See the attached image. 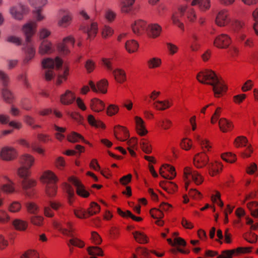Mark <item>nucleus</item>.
I'll return each instance as SVG.
<instances>
[{
  "label": "nucleus",
  "instance_id": "obj_59",
  "mask_svg": "<svg viewBox=\"0 0 258 258\" xmlns=\"http://www.w3.org/2000/svg\"><path fill=\"white\" fill-rule=\"evenodd\" d=\"M10 220V217L7 212L0 210V224H5Z\"/></svg>",
  "mask_w": 258,
  "mask_h": 258
},
{
  "label": "nucleus",
  "instance_id": "obj_5",
  "mask_svg": "<svg viewBox=\"0 0 258 258\" xmlns=\"http://www.w3.org/2000/svg\"><path fill=\"white\" fill-rule=\"evenodd\" d=\"M0 81L4 87L2 90V95L4 100L8 103H13L15 100V95L7 88L10 83V79L8 75L2 71H0Z\"/></svg>",
  "mask_w": 258,
  "mask_h": 258
},
{
  "label": "nucleus",
  "instance_id": "obj_10",
  "mask_svg": "<svg viewBox=\"0 0 258 258\" xmlns=\"http://www.w3.org/2000/svg\"><path fill=\"white\" fill-rule=\"evenodd\" d=\"M230 21L229 12L227 9H221L218 12L215 18V23L218 26L220 27L226 26Z\"/></svg>",
  "mask_w": 258,
  "mask_h": 258
},
{
  "label": "nucleus",
  "instance_id": "obj_50",
  "mask_svg": "<svg viewBox=\"0 0 258 258\" xmlns=\"http://www.w3.org/2000/svg\"><path fill=\"white\" fill-rule=\"evenodd\" d=\"M134 2L135 0H123L121 4L122 11L125 13L128 12Z\"/></svg>",
  "mask_w": 258,
  "mask_h": 258
},
{
  "label": "nucleus",
  "instance_id": "obj_15",
  "mask_svg": "<svg viewBox=\"0 0 258 258\" xmlns=\"http://www.w3.org/2000/svg\"><path fill=\"white\" fill-rule=\"evenodd\" d=\"M114 133L115 138L120 141H124L129 137L128 131L127 129L119 125L114 127Z\"/></svg>",
  "mask_w": 258,
  "mask_h": 258
},
{
  "label": "nucleus",
  "instance_id": "obj_18",
  "mask_svg": "<svg viewBox=\"0 0 258 258\" xmlns=\"http://www.w3.org/2000/svg\"><path fill=\"white\" fill-rule=\"evenodd\" d=\"M53 51L52 43L47 40H42L38 49L40 54L43 55L52 53Z\"/></svg>",
  "mask_w": 258,
  "mask_h": 258
},
{
  "label": "nucleus",
  "instance_id": "obj_35",
  "mask_svg": "<svg viewBox=\"0 0 258 258\" xmlns=\"http://www.w3.org/2000/svg\"><path fill=\"white\" fill-rule=\"evenodd\" d=\"M136 241L140 243L144 244L148 242V238L146 234L140 231H135L133 233Z\"/></svg>",
  "mask_w": 258,
  "mask_h": 258
},
{
  "label": "nucleus",
  "instance_id": "obj_9",
  "mask_svg": "<svg viewBox=\"0 0 258 258\" xmlns=\"http://www.w3.org/2000/svg\"><path fill=\"white\" fill-rule=\"evenodd\" d=\"M59 18L57 21V25L62 28L68 27L72 20V14L68 10L61 9L59 11Z\"/></svg>",
  "mask_w": 258,
  "mask_h": 258
},
{
  "label": "nucleus",
  "instance_id": "obj_48",
  "mask_svg": "<svg viewBox=\"0 0 258 258\" xmlns=\"http://www.w3.org/2000/svg\"><path fill=\"white\" fill-rule=\"evenodd\" d=\"M141 146L142 150L145 153L150 154L152 152L151 145L148 140L143 139L141 142Z\"/></svg>",
  "mask_w": 258,
  "mask_h": 258
},
{
  "label": "nucleus",
  "instance_id": "obj_36",
  "mask_svg": "<svg viewBox=\"0 0 258 258\" xmlns=\"http://www.w3.org/2000/svg\"><path fill=\"white\" fill-rule=\"evenodd\" d=\"M1 190L7 194H12L15 192V183L10 180L9 182L3 184L1 187Z\"/></svg>",
  "mask_w": 258,
  "mask_h": 258
},
{
  "label": "nucleus",
  "instance_id": "obj_62",
  "mask_svg": "<svg viewBox=\"0 0 258 258\" xmlns=\"http://www.w3.org/2000/svg\"><path fill=\"white\" fill-rule=\"evenodd\" d=\"M105 19L109 22H112L116 17V13L110 9H107L104 13Z\"/></svg>",
  "mask_w": 258,
  "mask_h": 258
},
{
  "label": "nucleus",
  "instance_id": "obj_21",
  "mask_svg": "<svg viewBox=\"0 0 258 258\" xmlns=\"http://www.w3.org/2000/svg\"><path fill=\"white\" fill-rule=\"evenodd\" d=\"M135 119L137 133L141 136L146 135L148 131L145 127V122L142 118L139 116H136Z\"/></svg>",
  "mask_w": 258,
  "mask_h": 258
},
{
  "label": "nucleus",
  "instance_id": "obj_63",
  "mask_svg": "<svg viewBox=\"0 0 258 258\" xmlns=\"http://www.w3.org/2000/svg\"><path fill=\"white\" fill-rule=\"evenodd\" d=\"M192 146V141L187 138L183 139L180 143V147L185 150H189Z\"/></svg>",
  "mask_w": 258,
  "mask_h": 258
},
{
  "label": "nucleus",
  "instance_id": "obj_12",
  "mask_svg": "<svg viewBox=\"0 0 258 258\" xmlns=\"http://www.w3.org/2000/svg\"><path fill=\"white\" fill-rule=\"evenodd\" d=\"M209 161V156L204 151L196 154L193 159L194 164L197 168H202L205 167Z\"/></svg>",
  "mask_w": 258,
  "mask_h": 258
},
{
  "label": "nucleus",
  "instance_id": "obj_1",
  "mask_svg": "<svg viewBox=\"0 0 258 258\" xmlns=\"http://www.w3.org/2000/svg\"><path fill=\"white\" fill-rule=\"evenodd\" d=\"M197 79L202 83L212 86L215 97L219 98L222 96L227 90V87L223 80L219 78L215 73L211 70L200 72L197 76Z\"/></svg>",
  "mask_w": 258,
  "mask_h": 258
},
{
  "label": "nucleus",
  "instance_id": "obj_56",
  "mask_svg": "<svg viewBox=\"0 0 258 258\" xmlns=\"http://www.w3.org/2000/svg\"><path fill=\"white\" fill-rule=\"evenodd\" d=\"M247 140L244 137H238L234 141V145L237 148H240L246 146Z\"/></svg>",
  "mask_w": 258,
  "mask_h": 258
},
{
  "label": "nucleus",
  "instance_id": "obj_26",
  "mask_svg": "<svg viewBox=\"0 0 258 258\" xmlns=\"http://www.w3.org/2000/svg\"><path fill=\"white\" fill-rule=\"evenodd\" d=\"M160 26L157 24L148 25L147 29V33L153 37L158 36L161 31Z\"/></svg>",
  "mask_w": 258,
  "mask_h": 258
},
{
  "label": "nucleus",
  "instance_id": "obj_2",
  "mask_svg": "<svg viewBox=\"0 0 258 258\" xmlns=\"http://www.w3.org/2000/svg\"><path fill=\"white\" fill-rule=\"evenodd\" d=\"M67 42H70L74 44L75 40L72 36H69L64 38L63 43L57 45V50L59 54L54 58L46 57L44 58L42 61V64H62L67 63L64 55L69 52V50L65 44Z\"/></svg>",
  "mask_w": 258,
  "mask_h": 258
},
{
  "label": "nucleus",
  "instance_id": "obj_28",
  "mask_svg": "<svg viewBox=\"0 0 258 258\" xmlns=\"http://www.w3.org/2000/svg\"><path fill=\"white\" fill-rule=\"evenodd\" d=\"M81 29L85 32L87 33L88 37L89 39L94 37L97 33L98 27L97 23L92 22L90 27L87 28H82Z\"/></svg>",
  "mask_w": 258,
  "mask_h": 258
},
{
  "label": "nucleus",
  "instance_id": "obj_32",
  "mask_svg": "<svg viewBox=\"0 0 258 258\" xmlns=\"http://www.w3.org/2000/svg\"><path fill=\"white\" fill-rule=\"evenodd\" d=\"M24 51L26 53V58L25 62H28L29 60L32 59L35 55V49L33 45L30 43H26L24 48Z\"/></svg>",
  "mask_w": 258,
  "mask_h": 258
},
{
  "label": "nucleus",
  "instance_id": "obj_41",
  "mask_svg": "<svg viewBox=\"0 0 258 258\" xmlns=\"http://www.w3.org/2000/svg\"><path fill=\"white\" fill-rule=\"evenodd\" d=\"M13 225L16 229L20 231L25 230L28 226V223L26 221L18 219H15L13 221Z\"/></svg>",
  "mask_w": 258,
  "mask_h": 258
},
{
  "label": "nucleus",
  "instance_id": "obj_60",
  "mask_svg": "<svg viewBox=\"0 0 258 258\" xmlns=\"http://www.w3.org/2000/svg\"><path fill=\"white\" fill-rule=\"evenodd\" d=\"M119 110L118 106L114 104H110L107 108L106 113L108 116H111L116 114Z\"/></svg>",
  "mask_w": 258,
  "mask_h": 258
},
{
  "label": "nucleus",
  "instance_id": "obj_38",
  "mask_svg": "<svg viewBox=\"0 0 258 258\" xmlns=\"http://www.w3.org/2000/svg\"><path fill=\"white\" fill-rule=\"evenodd\" d=\"M171 106V103L169 100L157 101L154 103V106L159 110H164Z\"/></svg>",
  "mask_w": 258,
  "mask_h": 258
},
{
  "label": "nucleus",
  "instance_id": "obj_4",
  "mask_svg": "<svg viewBox=\"0 0 258 258\" xmlns=\"http://www.w3.org/2000/svg\"><path fill=\"white\" fill-rule=\"evenodd\" d=\"M183 177L185 180V188L188 189L190 180L196 185L201 184L204 181L203 176L197 171L194 170L190 167H186L183 171Z\"/></svg>",
  "mask_w": 258,
  "mask_h": 258
},
{
  "label": "nucleus",
  "instance_id": "obj_20",
  "mask_svg": "<svg viewBox=\"0 0 258 258\" xmlns=\"http://www.w3.org/2000/svg\"><path fill=\"white\" fill-rule=\"evenodd\" d=\"M222 168V163L217 161L211 162L208 165L209 173L212 176H215L221 172Z\"/></svg>",
  "mask_w": 258,
  "mask_h": 258
},
{
  "label": "nucleus",
  "instance_id": "obj_46",
  "mask_svg": "<svg viewBox=\"0 0 258 258\" xmlns=\"http://www.w3.org/2000/svg\"><path fill=\"white\" fill-rule=\"evenodd\" d=\"M51 34L50 30L46 28V27H42L38 31V35L40 39L43 40H45L46 38L48 37Z\"/></svg>",
  "mask_w": 258,
  "mask_h": 258
},
{
  "label": "nucleus",
  "instance_id": "obj_37",
  "mask_svg": "<svg viewBox=\"0 0 258 258\" xmlns=\"http://www.w3.org/2000/svg\"><path fill=\"white\" fill-rule=\"evenodd\" d=\"M247 208L250 211L251 215L258 218V203L255 201L249 202L247 204Z\"/></svg>",
  "mask_w": 258,
  "mask_h": 258
},
{
  "label": "nucleus",
  "instance_id": "obj_42",
  "mask_svg": "<svg viewBox=\"0 0 258 258\" xmlns=\"http://www.w3.org/2000/svg\"><path fill=\"white\" fill-rule=\"evenodd\" d=\"M125 47L128 52L132 53L135 52L137 50L138 44L134 40H128L125 42Z\"/></svg>",
  "mask_w": 258,
  "mask_h": 258
},
{
  "label": "nucleus",
  "instance_id": "obj_31",
  "mask_svg": "<svg viewBox=\"0 0 258 258\" xmlns=\"http://www.w3.org/2000/svg\"><path fill=\"white\" fill-rule=\"evenodd\" d=\"M36 185V180L32 179H25L22 181V188L26 191V195L30 196L31 195L27 191V190L31 189Z\"/></svg>",
  "mask_w": 258,
  "mask_h": 258
},
{
  "label": "nucleus",
  "instance_id": "obj_23",
  "mask_svg": "<svg viewBox=\"0 0 258 258\" xmlns=\"http://www.w3.org/2000/svg\"><path fill=\"white\" fill-rule=\"evenodd\" d=\"M35 157L29 154H24L21 157V162L23 166L31 168L35 164Z\"/></svg>",
  "mask_w": 258,
  "mask_h": 258
},
{
  "label": "nucleus",
  "instance_id": "obj_58",
  "mask_svg": "<svg viewBox=\"0 0 258 258\" xmlns=\"http://www.w3.org/2000/svg\"><path fill=\"white\" fill-rule=\"evenodd\" d=\"M34 15L36 20L38 22L42 21L45 19V16L42 13L41 8H36L34 11Z\"/></svg>",
  "mask_w": 258,
  "mask_h": 258
},
{
  "label": "nucleus",
  "instance_id": "obj_7",
  "mask_svg": "<svg viewBox=\"0 0 258 258\" xmlns=\"http://www.w3.org/2000/svg\"><path fill=\"white\" fill-rule=\"evenodd\" d=\"M9 13L14 19L21 21L26 13V7L22 3H18L10 8Z\"/></svg>",
  "mask_w": 258,
  "mask_h": 258
},
{
  "label": "nucleus",
  "instance_id": "obj_44",
  "mask_svg": "<svg viewBox=\"0 0 258 258\" xmlns=\"http://www.w3.org/2000/svg\"><path fill=\"white\" fill-rule=\"evenodd\" d=\"M26 207L27 212L30 214H37L39 211L38 206L33 202L27 203L26 204Z\"/></svg>",
  "mask_w": 258,
  "mask_h": 258
},
{
  "label": "nucleus",
  "instance_id": "obj_13",
  "mask_svg": "<svg viewBox=\"0 0 258 258\" xmlns=\"http://www.w3.org/2000/svg\"><path fill=\"white\" fill-rule=\"evenodd\" d=\"M69 181L72 183L76 187V192L78 195L83 198H87L89 196V192L85 189L84 185L80 181L75 177H70Z\"/></svg>",
  "mask_w": 258,
  "mask_h": 258
},
{
  "label": "nucleus",
  "instance_id": "obj_40",
  "mask_svg": "<svg viewBox=\"0 0 258 258\" xmlns=\"http://www.w3.org/2000/svg\"><path fill=\"white\" fill-rule=\"evenodd\" d=\"M100 210V206L96 202H92L90 203V206L87 209L89 217L98 214Z\"/></svg>",
  "mask_w": 258,
  "mask_h": 258
},
{
  "label": "nucleus",
  "instance_id": "obj_45",
  "mask_svg": "<svg viewBox=\"0 0 258 258\" xmlns=\"http://www.w3.org/2000/svg\"><path fill=\"white\" fill-rule=\"evenodd\" d=\"M87 251L90 255H103V252L101 248L98 246H90L87 248Z\"/></svg>",
  "mask_w": 258,
  "mask_h": 258
},
{
  "label": "nucleus",
  "instance_id": "obj_47",
  "mask_svg": "<svg viewBox=\"0 0 258 258\" xmlns=\"http://www.w3.org/2000/svg\"><path fill=\"white\" fill-rule=\"evenodd\" d=\"M22 208L21 204L18 201H14L8 206V210L12 213L19 212Z\"/></svg>",
  "mask_w": 258,
  "mask_h": 258
},
{
  "label": "nucleus",
  "instance_id": "obj_16",
  "mask_svg": "<svg viewBox=\"0 0 258 258\" xmlns=\"http://www.w3.org/2000/svg\"><path fill=\"white\" fill-rule=\"evenodd\" d=\"M148 25L143 20H138L132 25V30L134 33L140 35L147 31Z\"/></svg>",
  "mask_w": 258,
  "mask_h": 258
},
{
  "label": "nucleus",
  "instance_id": "obj_61",
  "mask_svg": "<svg viewBox=\"0 0 258 258\" xmlns=\"http://www.w3.org/2000/svg\"><path fill=\"white\" fill-rule=\"evenodd\" d=\"M21 258H39V255L36 251L30 250L25 252Z\"/></svg>",
  "mask_w": 258,
  "mask_h": 258
},
{
  "label": "nucleus",
  "instance_id": "obj_39",
  "mask_svg": "<svg viewBox=\"0 0 258 258\" xmlns=\"http://www.w3.org/2000/svg\"><path fill=\"white\" fill-rule=\"evenodd\" d=\"M87 120L89 124L92 126L95 127L96 128L105 127V125L103 123L99 120L96 119L93 115H89L88 116Z\"/></svg>",
  "mask_w": 258,
  "mask_h": 258
},
{
  "label": "nucleus",
  "instance_id": "obj_30",
  "mask_svg": "<svg viewBox=\"0 0 258 258\" xmlns=\"http://www.w3.org/2000/svg\"><path fill=\"white\" fill-rule=\"evenodd\" d=\"M55 75L58 77H63L64 80H66L69 75V69L67 66H54Z\"/></svg>",
  "mask_w": 258,
  "mask_h": 258
},
{
  "label": "nucleus",
  "instance_id": "obj_51",
  "mask_svg": "<svg viewBox=\"0 0 258 258\" xmlns=\"http://www.w3.org/2000/svg\"><path fill=\"white\" fill-rule=\"evenodd\" d=\"M74 212L75 216L80 219H85L89 217L88 212L82 208L75 209Z\"/></svg>",
  "mask_w": 258,
  "mask_h": 258
},
{
  "label": "nucleus",
  "instance_id": "obj_24",
  "mask_svg": "<svg viewBox=\"0 0 258 258\" xmlns=\"http://www.w3.org/2000/svg\"><path fill=\"white\" fill-rule=\"evenodd\" d=\"M42 71L46 81L51 80L55 75L54 66H42Z\"/></svg>",
  "mask_w": 258,
  "mask_h": 258
},
{
  "label": "nucleus",
  "instance_id": "obj_3",
  "mask_svg": "<svg viewBox=\"0 0 258 258\" xmlns=\"http://www.w3.org/2000/svg\"><path fill=\"white\" fill-rule=\"evenodd\" d=\"M187 17L190 21L194 20L195 17L194 11L191 8H187L185 6H180L175 11L172 16L171 20L174 24L182 28V21Z\"/></svg>",
  "mask_w": 258,
  "mask_h": 258
},
{
  "label": "nucleus",
  "instance_id": "obj_57",
  "mask_svg": "<svg viewBox=\"0 0 258 258\" xmlns=\"http://www.w3.org/2000/svg\"><path fill=\"white\" fill-rule=\"evenodd\" d=\"M236 254L234 249L231 250H225L218 255L217 258H232L234 254Z\"/></svg>",
  "mask_w": 258,
  "mask_h": 258
},
{
  "label": "nucleus",
  "instance_id": "obj_17",
  "mask_svg": "<svg viewBox=\"0 0 258 258\" xmlns=\"http://www.w3.org/2000/svg\"><path fill=\"white\" fill-rule=\"evenodd\" d=\"M41 178L43 181L46 184V185L51 183L56 184L58 181V178L55 173L50 170L44 172Z\"/></svg>",
  "mask_w": 258,
  "mask_h": 258
},
{
  "label": "nucleus",
  "instance_id": "obj_55",
  "mask_svg": "<svg viewBox=\"0 0 258 258\" xmlns=\"http://www.w3.org/2000/svg\"><path fill=\"white\" fill-rule=\"evenodd\" d=\"M163 167L164 169L169 172L170 175H168L169 179H172L175 177L176 173L175 172V168L174 167L169 164H165L163 165Z\"/></svg>",
  "mask_w": 258,
  "mask_h": 258
},
{
  "label": "nucleus",
  "instance_id": "obj_25",
  "mask_svg": "<svg viewBox=\"0 0 258 258\" xmlns=\"http://www.w3.org/2000/svg\"><path fill=\"white\" fill-rule=\"evenodd\" d=\"M90 107L93 111L98 112L104 110L105 104L101 100L95 98L91 100Z\"/></svg>",
  "mask_w": 258,
  "mask_h": 258
},
{
  "label": "nucleus",
  "instance_id": "obj_11",
  "mask_svg": "<svg viewBox=\"0 0 258 258\" xmlns=\"http://www.w3.org/2000/svg\"><path fill=\"white\" fill-rule=\"evenodd\" d=\"M89 85L94 92L106 94L107 92L108 82L107 80L103 79L97 82L95 85L92 81H89Z\"/></svg>",
  "mask_w": 258,
  "mask_h": 258
},
{
  "label": "nucleus",
  "instance_id": "obj_52",
  "mask_svg": "<svg viewBox=\"0 0 258 258\" xmlns=\"http://www.w3.org/2000/svg\"><path fill=\"white\" fill-rule=\"evenodd\" d=\"M151 216L155 219H162L164 217V214L161 209L153 208L150 211Z\"/></svg>",
  "mask_w": 258,
  "mask_h": 258
},
{
  "label": "nucleus",
  "instance_id": "obj_27",
  "mask_svg": "<svg viewBox=\"0 0 258 258\" xmlns=\"http://www.w3.org/2000/svg\"><path fill=\"white\" fill-rule=\"evenodd\" d=\"M220 129L223 133L231 131L233 128L232 123L225 118H221L219 121Z\"/></svg>",
  "mask_w": 258,
  "mask_h": 258
},
{
  "label": "nucleus",
  "instance_id": "obj_33",
  "mask_svg": "<svg viewBox=\"0 0 258 258\" xmlns=\"http://www.w3.org/2000/svg\"><path fill=\"white\" fill-rule=\"evenodd\" d=\"M113 74L115 80L119 83H122L126 80L125 73L122 69H114L113 71Z\"/></svg>",
  "mask_w": 258,
  "mask_h": 258
},
{
  "label": "nucleus",
  "instance_id": "obj_6",
  "mask_svg": "<svg viewBox=\"0 0 258 258\" xmlns=\"http://www.w3.org/2000/svg\"><path fill=\"white\" fill-rule=\"evenodd\" d=\"M37 24L36 22L30 21L24 24L22 27L26 43H30L31 42L32 37L35 34Z\"/></svg>",
  "mask_w": 258,
  "mask_h": 258
},
{
  "label": "nucleus",
  "instance_id": "obj_8",
  "mask_svg": "<svg viewBox=\"0 0 258 258\" xmlns=\"http://www.w3.org/2000/svg\"><path fill=\"white\" fill-rule=\"evenodd\" d=\"M18 156L17 150L13 147L6 146L3 147L0 151V158L5 161L15 160Z\"/></svg>",
  "mask_w": 258,
  "mask_h": 258
},
{
  "label": "nucleus",
  "instance_id": "obj_34",
  "mask_svg": "<svg viewBox=\"0 0 258 258\" xmlns=\"http://www.w3.org/2000/svg\"><path fill=\"white\" fill-rule=\"evenodd\" d=\"M191 5H198L200 10L204 11L210 8V0H192Z\"/></svg>",
  "mask_w": 258,
  "mask_h": 258
},
{
  "label": "nucleus",
  "instance_id": "obj_53",
  "mask_svg": "<svg viewBox=\"0 0 258 258\" xmlns=\"http://www.w3.org/2000/svg\"><path fill=\"white\" fill-rule=\"evenodd\" d=\"M221 158L223 160L231 163L234 162L236 160L235 155L231 153H223L221 155Z\"/></svg>",
  "mask_w": 258,
  "mask_h": 258
},
{
  "label": "nucleus",
  "instance_id": "obj_19",
  "mask_svg": "<svg viewBox=\"0 0 258 258\" xmlns=\"http://www.w3.org/2000/svg\"><path fill=\"white\" fill-rule=\"evenodd\" d=\"M230 43V39L229 36L225 34H222L214 41V44L219 48H226Z\"/></svg>",
  "mask_w": 258,
  "mask_h": 258
},
{
  "label": "nucleus",
  "instance_id": "obj_49",
  "mask_svg": "<svg viewBox=\"0 0 258 258\" xmlns=\"http://www.w3.org/2000/svg\"><path fill=\"white\" fill-rule=\"evenodd\" d=\"M57 191V186L56 184L51 183L48 184L46 187V193L49 197L54 196Z\"/></svg>",
  "mask_w": 258,
  "mask_h": 258
},
{
  "label": "nucleus",
  "instance_id": "obj_14",
  "mask_svg": "<svg viewBox=\"0 0 258 258\" xmlns=\"http://www.w3.org/2000/svg\"><path fill=\"white\" fill-rule=\"evenodd\" d=\"M54 227L60 231L63 235L72 237L73 236V233L74 229L73 228V223L71 222H68L66 223V227L63 226L62 223L61 222H54Z\"/></svg>",
  "mask_w": 258,
  "mask_h": 258
},
{
  "label": "nucleus",
  "instance_id": "obj_64",
  "mask_svg": "<svg viewBox=\"0 0 258 258\" xmlns=\"http://www.w3.org/2000/svg\"><path fill=\"white\" fill-rule=\"evenodd\" d=\"M252 17L255 21V23L253 25V28L255 33L258 35V8L255 9L253 12Z\"/></svg>",
  "mask_w": 258,
  "mask_h": 258
},
{
  "label": "nucleus",
  "instance_id": "obj_29",
  "mask_svg": "<svg viewBox=\"0 0 258 258\" xmlns=\"http://www.w3.org/2000/svg\"><path fill=\"white\" fill-rule=\"evenodd\" d=\"M68 140L69 142L72 143H77L82 141L86 144L91 146V144H90L89 142L86 141L81 135L74 132L71 133L68 136Z\"/></svg>",
  "mask_w": 258,
  "mask_h": 258
},
{
  "label": "nucleus",
  "instance_id": "obj_22",
  "mask_svg": "<svg viewBox=\"0 0 258 258\" xmlns=\"http://www.w3.org/2000/svg\"><path fill=\"white\" fill-rule=\"evenodd\" d=\"M76 99L75 94L70 90H67L65 93L60 96V102L66 105L72 104Z\"/></svg>",
  "mask_w": 258,
  "mask_h": 258
},
{
  "label": "nucleus",
  "instance_id": "obj_43",
  "mask_svg": "<svg viewBox=\"0 0 258 258\" xmlns=\"http://www.w3.org/2000/svg\"><path fill=\"white\" fill-rule=\"evenodd\" d=\"M30 168L24 166H21L18 169V175L23 179L27 178L31 175Z\"/></svg>",
  "mask_w": 258,
  "mask_h": 258
},
{
  "label": "nucleus",
  "instance_id": "obj_54",
  "mask_svg": "<svg viewBox=\"0 0 258 258\" xmlns=\"http://www.w3.org/2000/svg\"><path fill=\"white\" fill-rule=\"evenodd\" d=\"M30 4L36 8H42L47 3V0H28Z\"/></svg>",
  "mask_w": 258,
  "mask_h": 258
}]
</instances>
